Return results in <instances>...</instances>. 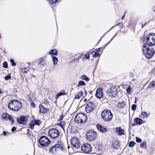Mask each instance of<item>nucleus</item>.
<instances>
[{"label":"nucleus","mask_w":155,"mask_h":155,"mask_svg":"<svg viewBox=\"0 0 155 155\" xmlns=\"http://www.w3.org/2000/svg\"><path fill=\"white\" fill-rule=\"evenodd\" d=\"M154 86H155V82L154 81H152L149 84L148 88H151Z\"/></svg>","instance_id":"31"},{"label":"nucleus","mask_w":155,"mask_h":155,"mask_svg":"<svg viewBox=\"0 0 155 155\" xmlns=\"http://www.w3.org/2000/svg\"><path fill=\"white\" fill-rule=\"evenodd\" d=\"M146 142L143 141L140 144V147H145L146 146Z\"/></svg>","instance_id":"36"},{"label":"nucleus","mask_w":155,"mask_h":155,"mask_svg":"<svg viewBox=\"0 0 155 155\" xmlns=\"http://www.w3.org/2000/svg\"><path fill=\"white\" fill-rule=\"evenodd\" d=\"M63 118V116L62 115H61L60 116V118L59 119L60 121L61 120H62Z\"/></svg>","instance_id":"52"},{"label":"nucleus","mask_w":155,"mask_h":155,"mask_svg":"<svg viewBox=\"0 0 155 155\" xmlns=\"http://www.w3.org/2000/svg\"><path fill=\"white\" fill-rule=\"evenodd\" d=\"M101 48H98L96 49V52L97 53L99 52L101 50Z\"/></svg>","instance_id":"50"},{"label":"nucleus","mask_w":155,"mask_h":155,"mask_svg":"<svg viewBox=\"0 0 155 155\" xmlns=\"http://www.w3.org/2000/svg\"><path fill=\"white\" fill-rule=\"evenodd\" d=\"M3 134L4 135V136H7V134H9V133L6 132H5V131H3Z\"/></svg>","instance_id":"44"},{"label":"nucleus","mask_w":155,"mask_h":155,"mask_svg":"<svg viewBox=\"0 0 155 155\" xmlns=\"http://www.w3.org/2000/svg\"><path fill=\"white\" fill-rule=\"evenodd\" d=\"M54 148H55L54 147V146H52L50 149L49 150V151L50 152H53V149Z\"/></svg>","instance_id":"46"},{"label":"nucleus","mask_w":155,"mask_h":155,"mask_svg":"<svg viewBox=\"0 0 155 155\" xmlns=\"http://www.w3.org/2000/svg\"><path fill=\"white\" fill-rule=\"evenodd\" d=\"M11 78V77L10 75H7L5 78V80H9Z\"/></svg>","instance_id":"41"},{"label":"nucleus","mask_w":155,"mask_h":155,"mask_svg":"<svg viewBox=\"0 0 155 155\" xmlns=\"http://www.w3.org/2000/svg\"><path fill=\"white\" fill-rule=\"evenodd\" d=\"M146 41L147 45L150 46L154 45H155V34L151 33L149 35L147 36Z\"/></svg>","instance_id":"7"},{"label":"nucleus","mask_w":155,"mask_h":155,"mask_svg":"<svg viewBox=\"0 0 155 155\" xmlns=\"http://www.w3.org/2000/svg\"><path fill=\"white\" fill-rule=\"evenodd\" d=\"M83 94V92L82 91H80L79 92L77 95L75 96L74 97V99H79L81 97H82Z\"/></svg>","instance_id":"25"},{"label":"nucleus","mask_w":155,"mask_h":155,"mask_svg":"<svg viewBox=\"0 0 155 155\" xmlns=\"http://www.w3.org/2000/svg\"><path fill=\"white\" fill-rule=\"evenodd\" d=\"M95 96L97 98L99 99L103 97V91L101 88H99L97 90Z\"/></svg>","instance_id":"15"},{"label":"nucleus","mask_w":155,"mask_h":155,"mask_svg":"<svg viewBox=\"0 0 155 155\" xmlns=\"http://www.w3.org/2000/svg\"><path fill=\"white\" fill-rule=\"evenodd\" d=\"M94 104L92 102H89L85 107V111L87 113H89L92 111L94 108Z\"/></svg>","instance_id":"12"},{"label":"nucleus","mask_w":155,"mask_h":155,"mask_svg":"<svg viewBox=\"0 0 155 155\" xmlns=\"http://www.w3.org/2000/svg\"><path fill=\"white\" fill-rule=\"evenodd\" d=\"M107 93L110 97H115L117 94V90L115 87L111 86L109 87L107 90Z\"/></svg>","instance_id":"8"},{"label":"nucleus","mask_w":155,"mask_h":155,"mask_svg":"<svg viewBox=\"0 0 155 155\" xmlns=\"http://www.w3.org/2000/svg\"><path fill=\"white\" fill-rule=\"evenodd\" d=\"M101 116L102 119L105 121H109L112 118L113 115L110 110L108 109L103 110L101 113Z\"/></svg>","instance_id":"4"},{"label":"nucleus","mask_w":155,"mask_h":155,"mask_svg":"<svg viewBox=\"0 0 155 155\" xmlns=\"http://www.w3.org/2000/svg\"><path fill=\"white\" fill-rule=\"evenodd\" d=\"M2 118L5 120H10L12 122V124H13L14 120L12 119V117L8 114L4 113L2 114Z\"/></svg>","instance_id":"14"},{"label":"nucleus","mask_w":155,"mask_h":155,"mask_svg":"<svg viewBox=\"0 0 155 155\" xmlns=\"http://www.w3.org/2000/svg\"><path fill=\"white\" fill-rule=\"evenodd\" d=\"M27 120L25 116H21L20 118L17 119V122L19 124H24L27 121Z\"/></svg>","instance_id":"16"},{"label":"nucleus","mask_w":155,"mask_h":155,"mask_svg":"<svg viewBox=\"0 0 155 155\" xmlns=\"http://www.w3.org/2000/svg\"><path fill=\"white\" fill-rule=\"evenodd\" d=\"M84 57L87 59H88L89 58V54H86L84 55Z\"/></svg>","instance_id":"47"},{"label":"nucleus","mask_w":155,"mask_h":155,"mask_svg":"<svg viewBox=\"0 0 155 155\" xmlns=\"http://www.w3.org/2000/svg\"><path fill=\"white\" fill-rule=\"evenodd\" d=\"M87 101V99L85 98L84 99V102H86V101Z\"/></svg>","instance_id":"55"},{"label":"nucleus","mask_w":155,"mask_h":155,"mask_svg":"<svg viewBox=\"0 0 155 155\" xmlns=\"http://www.w3.org/2000/svg\"><path fill=\"white\" fill-rule=\"evenodd\" d=\"M92 54L93 55V56L95 57H98L99 56V53L96 52L95 51H93L92 52Z\"/></svg>","instance_id":"32"},{"label":"nucleus","mask_w":155,"mask_h":155,"mask_svg":"<svg viewBox=\"0 0 155 155\" xmlns=\"http://www.w3.org/2000/svg\"><path fill=\"white\" fill-rule=\"evenodd\" d=\"M135 103H136V101H135Z\"/></svg>","instance_id":"59"},{"label":"nucleus","mask_w":155,"mask_h":155,"mask_svg":"<svg viewBox=\"0 0 155 155\" xmlns=\"http://www.w3.org/2000/svg\"><path fill=\"white\" fill-rule=\"evenodd\" d=\"M3 67L5 68H7L8 67V64L7 62L4 61L3 63Z\"/></svg>","instance_id":"37"},{"label":"nucleus","mask_w":155,"mask_h":155,"mask_svg":"<svg viewBox=\"0 0 155 155\" xmlns=\"http://www.w3.org/2000/svg\"><path fill=\"white\" fill-rule=\"evenodd\" d=\"M117 25H118L120 28H122L123 27V25L121 23H119Z\"/></svg>","instance_id":"48"},{"label":"nucleus","mask_w":155,"mask_h":155,"mask_svg":"<svg viewBox=\"0 0 155 155\" xmlns=\"http://www.w3.org/2000/svg\"><path fill=\"white\" fill-rule=\"evenodd\" d=\"M96 128L97 130L102 133H104L107 131V130L104 127L99 124L96 125Z\"/></svg>","instance_id":"17"},{"label":"nucleus","mask_w":155,"mask_h":155,"mask_svg":"<svg viewBox=\"0 0 155 155\" xmlns=\"http://www.w3.org/2000/svg\"><path fill=\"white\" fill-rule=\"evenodd\" d=\"M65 122L64 121H62L60 123H58L57 125L60 126L61 127L63 128V129L64 126L65 125Z\"/></svg>","instance_id":"33"},{"label":"nucleus","mask_w":155,"mask_h":155,"mask_svg":"<svg viewBox=\"0 0 155 155\" xmlns=\"http://www.w3.org/2000/svg\"><path fill=\"white\" fill-rule=\"evenodd\" d=\"M125 103L124 102H119L117 104V107L118 108L120 109H123L125 106Z\"/></svg>","instance_id":"22"},{"label":"nucleus","mask_w":155,"mask_h":155,"mask_svg":"<svg viewBox=\"0 0 155 155\" xmlns=\"http://www.w3.org/2000/svg\"><path fill=\"white\" fill-rule=\"evenodd\" d=\"M51 58H52L53 64L54 65L56 64L58 61V58L56 57L53 55L51 56Z\"/></svg>","instance_id":"26"},{"label":"nucleus","mask_w":155,"mask_h":155,"mask_svg":"<svg viewBox=\"0 0 155 155\" xmlns=\"http://www.w3.org/2000/svg\"><path fill=\"white\" fill-rule=\"evenodd\" d=\"M131 91V88L130 87H128L127 89V93L129 94Z\"/></svg>","instance_id":"43"},{"label":"nucleus","mask_w":155,"mask_h":155,"mask_svg":"<svg viewBox=\"0 0 155 155\" xmlns=\"http://www.w3.org/2000/svg\"><path fill=\"white\" fill-rule=\"evenodd\" d=\"M71 143L72 147L71 149L74 148L75 149H79L81 146L80 143L79 139L77 137H72L71 139ZM68 152H69V149H70L69 146H68Z\"/></svg>","instance_id":"3"},{"label":"nucleus","mask_w":155,"mask_h":155,"mask_svg":"<svg viewBox=\"0 0 155 155\" xmlns=\"http://www.w3.org/2000/svg\"><path fill=\"white\" fill-rule=\"evenodd\" d=\"M58 0H48L49 2L51 4L55 3L57 2Z\"/></svg>","instance_id":"38"},{"label":"nucleus","mask_w":155,"mask_h":155,"mask_svg":"<svg viewBox=\"0 0 155 155\" xmlns=\"http://www.w3.org/2000/svg\"><path fill=\"white\" fill-rule=\"evenodd\" d=\"M2 91L1 89H0V94H1L2 93Z\"/></svg>","instance_id":"57"},{"label":"nucleus","mask_w":155,"mask_h":155,"mask_svg":"<svg viewBox=\"0 0 155 155\" xmlns=\"http://www.w3.org/2000/svg\"><path fill=\"white\" fill-rule=\"evenodd\" d=\"M125 13L124 14V15L121 17L122 20H123L124 19V17H125Z\"/></svg>","instance_id":"54"},{"label":"nucleus","mask_w":155,"mask_h":155,"mask_svg":"<svg viewBox=\"0 0 155 155\" xmlns=\"http://www.w3.org/2000/svg\"><path fill=\"white\" fill-rule=\"evenodd\" d=\"M115 130L119 136H121L124 134V130L122 129L120 127H116L115 129Z\"/></svg>","instance_id":"19"},{"label":"nucleus","mask_w":155,"mask_h":155,"mask_svg":"<svg viewBox=\"0 0 155 155\" xmlns=\"http://www.w3.org/2000/svg\"><path fill=\"white\" fill-rule=\"evenodd\" d=\"M43 61V59L42 58H40L39 59L38 64H40L42 63V61Z\"/></svg>","instance_id":"45"},{"label":"nucleus","mask_w":155,"mask_h":155,"mask_svg":"<svg viewBox=\"0 0 155 155\" xmlns=\"http://www.w3.org/2000/svg\"><path fill=\"white\" fill-rule=\"evenodd\" d=\"M31 106L32 107H35V105L33 102L31 103Z\"/></svg>","instance_id":"51"},{"label":"nucleus","mask_w":155,"mask_h":155,"mask_svg":"<svg viewBox=\"0 0 155 155\" xmlns=\"http://www.w3.org/2000/svg\"><path fill=\"white\" fill-rule=\"evenodd\" d=\"M137 108V105L136 104H134L132 105V109L133 110H135Z\"/></svg>","instance_id":"40"},{"label":"nucleus","mask_w":155,"mask_h":155,"mask_svg":"<svg viewBox=\"0 0 155 155\" xmlns=\"http://www.w3.org/2000/svg\"><path fill=\"white\" fill-rule=\"evenodd\" d=\"M119 141L118 140L114 141L113 143V147L115 148H118L120 146Z\"/></svg>","instance_id":"21"},{"label":"nucleus","mask_w":155,"mask_h":155,"mask_svg":"<svg viewBox=\"0 0 155 155\" xmlns=\"http://www.w3.org/2000/svg\"><path fill=\"white\" fill-rule=\"evenodd\" d=\"M50 142V140L45 136L41 137L39 140V143L40 145L42 147L47 146Z\"/></svg>","instance_id":"10"},{"label":"nucleus","mask_w":155,"mask_h":155,"mask_svg":"<svg viewBox=\"0 0 155 155\" xmlns=\"http://www.w3.org/2000/svg\"><path fill=\"white\" fill-rule=\"evenodd\" d=\"M66 94V92L64 90H61L56 95V98H57L61 95H64Z\"/></svg>","instance_id":"24"},{"label":"nucleus","mask_w":155,"mask_h":155,"mask_svg":"<svg viewBox=\"0 0 155 155\" xmlns=\"http://www.w3.org/2000/svg\"><path fill=\"white\" fill-rule=\"evenodd\" d=\"M135 144V143L133 141H130L129 143V146L130 147H133Z\"/></svg>","instance_id":"35"},{"label":"nucleus","mask_w":155,"mask_h":155,"mask_svg":"<svg viewBox=\"0 0 155 155\" xmlns=\"http://www.w3.org/2000/svg\"><path fill=\"white\" fill-rule=\"evenodd\" d=\"M141 114L143 116L145 117H149L150 115L146 111H143L142 112Z\"/></svg>","instance_id":"30"},{"label":"nucleus","mask_w":155,"mask_h":155,"mask_svg":"<svg viewBox=\"0 0 155 155\" xmlns=\"http://www.w3.org/2000/svg\"><path fill=\"white\" fill-rule=\"evenodd\" d=\"M115 35H114V36L112 38H111V40H110V41L108 42V43L106 45V46H107V45L109 43H110V41H111L113 40V38H114V37H115Z\"/></svg>","instance_id":"53"},{"label":"nucleus","mask_w":155,"mask_h":155,"mask_svg":"<svg viewBox=\"0 0 155 155\" xmlns=\"http://www.w3.org/2000/svg\"><path fill=\"white\" fill-rule=\"evenodd\" d=\"M97 134L94 131L91 130L87 132L86 137L87 139L90 141L94 140L97 137Z\"/></svg>","instance_id":"6"},{"label":"nucleus","mask_w":155,"mask_h":155,"mask_svg":"<svg viewBox=\"0 0 155 155\" xmlns=\"http://www.w3.org/2000/svg\"><path fill=\"white\" fill-rule=\"evenodd\" d=\"M153 11L155 12V6L153 8Z\"/></svg>","instance_id":"56"},{"label":"nucleus","mask_w":155,"mask_h":155,"mask_svg":"<svg viewBox=\"0 0 155 155\" xmlns=\"http://www.w3.org/2000/svg\"><path fill=\"white\" fill-rule=\"evenodd\" d=\"M142 50L145 56L148 59L151 58L154 54V49H149L147 44H144L142 48Z\"/></svg>","instance_id":"2"},{"label":"nucleus","mask_w":155,"mask_h":155,"mask_svg":"<svg viewBox=\"0 0 155 155\" xmlns=\"http://www.w3.org/2000/svg\"><path fill=\"white\" fill-rule=\"evenodd\" d=\"M81 79L87 81H88L90 80L89 78L84 75H82L81 76Z\"/></svg>","instance_id":"29"},{"label":"nucleus","mask_w":155,"mask_h":155,"mask_svg":"<svg viewBox=\"0 0 155 155\" xmlns=\"http://www.w3.org/2000/svg\"><path fill=\"white\" fill-rule=\"evenodd\" d=\"M49 54L51 55V56L53 55H57L58 54V51L55 49H53L49 51Z\"/></svg>","instance_id":"23"},{"label":"nucleus","mask_w":155,"mask_h":155,"mask_svg":"<svg viewBox=\"0 0 155 155\" xmlns=\"http://www.w3.org/2000/svg\"><path fill=\"white\" fill-rule=\"evenodd\" d=\"M87 120V117L83 113H78L74 118L75 121L79 123H82L85 122Z\"/></svg>","instance_id":"5"},{"label":"nucleus","mask_w":155,"mask_h":155,"mask_svg":"<svg viewBox=\"0 0 155 155\" xmlns=\"http://www.w3.org/2000/svg\"><path fill=\"white\" fill-rule=\"evenodd\" d=\"M39 110L40 113H46L49 111V109L45 108L43 105L40 104L39 106Z\"/></svg>","instance_id":"18"},{"label":"nucleus","mask_w":155,"mask_h":155,"mask_svg":"<svg viewBox=\"0 0 155 155\" xmlns=\"http://www.w3.org/2000/svg\"><path fill=\"white\" fill-rule=\"evenodd\" d=\"M16 130V128L15 127H12V128L11 129V131L12 132H14Z\"/></svg>","instance_id":"49"},{"label":"nucleus","mask_w":155,"mask_h":155,"mask_svg":"<svg viewBox=\"0 0 155 155\" xmlns=\"http://www.w3.org/2000/svg\"><path fill=\"white\" fill-rule=\"evenodd\" d=\"M48 133L49 136L53 139L57 138L59 137V134L58 131L55 128L49 130Z\"/></svg>","instance_id":"9"},{"label":"nucleus","mask_w":155,"mask_h":155,"mask_svg":"<svg viewBox=\"0 0 155 155\" xmlns=\"http://www.w3.org/2000/svg\"><path fill=\"white\" fill-rule=\"evenodd\" d=\"M53 146H54L55 148H58L61 149L62 147L61 145L58 143H57Z\"/></svg>","instance_id":"34"},{"label":"nucleus","mask_w":155,"mask_h":155,"mask_svg":"<svg viewBox=\"0 0 155 155\" xmlns=\"http://www.w3.org/2000/svg\"><path fill=\"white\" fill-rule=\"evenodd\" d=\"M32 69L33 71L34 70L33 68H30L29 67L25 68H21V71L24 73L26 74L29 71V70Z\"/></svg>","instance_id":"20"},{"label":"nucleus","mask_w":155,"mask_h":155,"mask_svg":"<svg viewBox=\"0 0 155 155\" xmlns=\"http://www.w3.org/2000/svg\"><path fill=\"white\" fill-rule=\"evenodd\" d=\"M10 62L12 64V66H14L15 65H16V63L13 60V59H11L10 60Z\"/></svg>","instance_id":"39"},{"label":"nucleus","mask_w":155,"mask_h":155,"mask_svg":"<svg viewBox=\"0 0 155 155\" xmlns=\"http://www.w3.org/2000/svg\"><path fill=\"white\" fill-rule=\"evenodd\" d=\"M114 26H113V27L112 28H111L107 32H108L109 31H110V30L112 28H113Z\"/></svg>","instance_id":"58"},{"label":"nucleus","mask_w":155,"mask_h":155,"mask_svg":"<svg viewBox=\"0 0 155 155\" xmlns=\"http://www.w3.org/2000/svg\"><path fill=\"white\" fill-rule=\"evenodd\" d=\"M22 107L21 102L18 100H14L10 101L8 104V107L11 110L17 111L20 110Z\"/></svg>","instance_id":"1"},{"label":"nucleus","mask_w":155,"mask_h":155,"mask_svg":"<svg viewBox=\"0 0 155 155\" xmlns=\"http://www.w3.org/2000/svg\"><path fill=\"white\" fill-rule=\"evenodd\" d=\"M81 150L85 153H88L91 152V148L90 145L88 143L83 144L81 146Z\"/></svg>","instance_id":"11"},{"label":"nucleus","mask_w":155,"mask_h":155,"mask_svg":"<svg viewBox=\"0 0 155 155\" xmlns=\"http://www.w3.org/2000/svg\"><path fill=\"white\" fill-rule=\"evenodd\" d=\"M85 83L84 81H79L77 85L78 87H80L81 86H85Z\"/></svg>","instance_id":"28"},{"label":"nucleus","mask_w":155,"mask_h":155,"mask_svg":"<svg viewBox=\"0 0 155 155\" xmlns=\"http://www.w3.org/2000/svg\"><path fill=\"white\" fill-rule=\"evenodd\" d=\"M136 141L138 143H140L142 142V140L140 138H138V137L136 138Z\"/></svg>","instance_id":"42"},{"label":"nucleus","mask_w":155,"mask_h":155,"mask_svg":"<svg viewBox=\"0 0 155 155\" xmlns=\"http://www.w3.org/2000/svg\"><path fill=\"white\" fill-rule=\"evenodd\" d=\"M135 121L137 124H141L142 123V120L138 117L136 118L135 119Z\"/></svg>","instance_id":"27"},{"label":"nucleus","mask_w":155,"mask_h":155,"mask_svg":"<svg viewBox=\"0 0 155 155\" xmlns=\"http://www.w3.org/2000/svg\"><path fill=\"white\" fill-rule=\"evenodd\" d=\"M40 123L41 121L40 120H33L30 123V128L33 129L35 125L39 126Z\"/></svg>","instance_id":"13"}]
</instances>
